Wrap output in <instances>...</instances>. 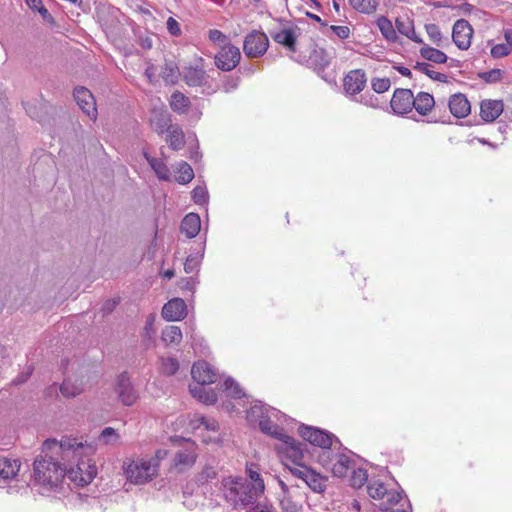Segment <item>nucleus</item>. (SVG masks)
Masks as SVG:
<instances>
[{
    "mask_svg": "<svg viewBox=\"0 0 512 512\" xmlns=\"http://www.w3.org/2000/svg\"><path fill=\"white\" fill-rule=\"evenodd\" d=\"M366 84L365 72L361 69L350 71L344 78V89L350 95L360 93Z\"/></svg>",
    "mask_w": 512,
    "mask_h": 512,
    "instance_id": "obj_18",
    "label": "nucleus"
},
{
    "mask_svg": "<svg viewBox=\"0 0 512 512\" xmlns=\"http://www.w3.org/2000/svg\"><path fill=\"white\" fill-rule=\"evenodd\" d=\"M196 461V454L193 449L186 448L180 450L175 454L174 466L179 471H184L194 465Z\"/></svg>",
    "mask_w": 512,
    "mask_h": 512,
    "instance_id": "obj_28",
    "label": "nucleus"
},
{
    "mask_svg": "<svg viewBox=\"0 0 512 512\" xmlns=\"http://www.w3.org/2000/svg\"><path fill=\"white\" fill-rule=\"evenodd\" d=\"M179 369V363L175 358H162L161 360V371L165 375H173Z\"/></svg>",
    "mask_w": 512,
    "mask_h": 512,
    "instance_id": "obj_46",
    "label": "nucleus"
},
{
    "mask_svg": "<svg viewBox=\"0 0 512 512\" xmlns=\"http://www.w3.org/2000/svg\"><path fill=\"white\" fill-rule=\"evenodd\" d=\"M120 439L119 434L112 427L104 428L99 435V442L104 445H115Z\"/></svg>",
    "mask_w": 512,
    "mask_h": 512,
    "instance_id": "obj_44",
    "label": "nucleus"
},
{
    "mask_svg": "<svg viewBox=\"0 0 512 512\" xmlns=\"http://www.w3.org/2000/svg\"><path fill=\"white\" fill-rule=\"evenodd\" d=\"M353 460L345 454H335V461L330 468L331 472L336 477H345L352 469Z\"/></svg>",
    "mask_w": 512,
    "mask_h": 512,
    "instance_id": "obj_25",
    "label": "nucleus"
},
{
    "mask_svg": "<svg viewBox=\"0 0 512 512\" xmlns=\"http://www.w3.org/2000/svg\"><path fill=\"white\" fill-rule=\"evenodd\" d=\"M241 59V53L238 47L225 44L215 56V64L222 71H231Z\"/></svg>",
    "mask_w": 512,
    "mask_h": 512,
    "instance_id": "obj_9",
    "label": "nucleus"
},
{
    "mask_svg": "<svg viewBox=\"0 0 512 512\" xmlns=\"http://www.w3.org/2000/svg\"><path fill=\"white\" fill-rule=\"evenodd\" d=\"M176 171L178 173L176 181L179 184H188L194 178V171L192 167L185 161L177 163Z\"/></svg>",
    "mask_w": 512,
    "mask_h": 512,
    "instance_id": "obj_38",
    "label": "nucleus"
},
{
    "mask_svg": "<svg viewBox=\"0 0 512 512\" xmlns=\"http://www.w3.org/2000/svg\"><path fill=\"white\" fill-rule=\"evenodd\" d=\"M204 256V247H202V251L196 254H190L184 263V270L186 273L190 274L195 271H198L200 263Z\"/></svg>",
    "mask_w": 512,
    "mask_h": 512,
    "instance_id": "obj_43",
    "label": "nucleus"
},
{
    "mask_svg": "<svg viewBox=\"0 0 512 512\" xmlns=\"http://www.w3.org/2000/svg\"><path fill=\"white\" fill-rule=\"evenodd\" d=\"M354 10L359 13L370 15L377 10L378 0H348Z\"/></svg>",
    "mask_w": 512,
    "mask_h": 512,
    "instance_id": "obj_36",
    "label": "nucleus"
},
{
    "mask_svg": "<svg viewBox=\"0 0 512 512\" xmlns=\"http://www.w3.org/2000/svg\"><path fill=\"white\" fill-rule=\"evenodd\" d=\"M144 157L146 158L147 162L151 166L152 170L155 172L157 177L160 180L169 181L170 180V172L165 164V162L161 159L154 158L147 153H144Z\"/></svg>",
    "mask_w": 512,
    "mask_h": 512,
    "instance_id": "obj_31",
    "label": "nucleus"
},
{
    "mask_svg": "<svg viewBox=\"0 0 512 512\" xmlns=\"http://www.w3.org/2000/svg\"><path fill=\"white\" fill-rule=\"evenodd\" d=\"M180 229L188 238L196 237L201 229L199 215L196 213L187 214L181 222Z\"/></svg>",
    "mask_w": 512,
    "mask_h": 512,
    "instance_id": "obj_24",
    "label": "nucleus"
},
{
    "mask_svg": "<svg viewBox=\"0 0 512 512\" xmlns=\"http://www.w3.org/2000/svg\"><path fill=\"white\" fill-rule=\"evenodd\" d=\"M197 285V280L194 277L183 278L179 282V287L183 290L194 292Z\"/></svg>",
    "mask_w": 512,
    "mask_h": 512,
    "instance_id": "obj_59",
    "label": "nucleus"
},
{
    "mask_svg": "<svg viewBox=\"0 0 512 512\" xmlns=\"http://www.w3.org/2000/svg\"><path fill=\"white\" fill-rule=\"evenodd\" d=\"M413 108L422 116L428 115L435 106L434 97L427 92H420L414 96Z\"/></svg>",
    "mask_w": 512,
    "mask_h": 512,
    "instance_id": "obj_27",
    "label": "nucleus"
},
{
    "mask_svg": "<svg viewBox=\"0 0 512 512\" xmlns=\"http://www.w3.org/2000/svg\"><path fill=\"white\" fill-rule=\"evenodd\" d=\"M171 121V115L164 106L151 110L150 124L156 133L164 134L172 126Z\"/></svg>",
    "mask_w": 512,
    "mask_h": 512,
    "instance_id": "obj_19",
    "label": "nucleus"
},
{
    "mask_svg": "<svg viewBox=\"0 0 512 512\" xmlns=\"http://www.w3.org/2000/svg\"><path fill=\"white\" fill-rule=\"evenodd\" d=\"M115 390L119 400L125 406L133 405L138 399V394L126 373L118 376Z\"/></svg>",
    "mask_w": 512,
    "mask_h": 512,
    "instance_id": "obj_13",
    "label": "nucleus"
},
{
    "mask_svg": "<svg viewBox=\"0 0 512 512\" xmlns=\"http://www.w3.org/2000/svg\"><path fill=\"white\" fill-rule=\"evenodd\" d=\"M20 467L18 459L0 456V488H6L8 482L17 480Z\"/></svg>",
    "mask_w": 512,
    "mask_h": 512,
    "instance_id": "obj_16",
    "label": "nucleus"
},
{
    "mask_svg": "<svg viewBox=\"0 0 512 512\" xmlns=\"http://www.w3.org/2000/svg\"><path fill=\"white\" fill-rule=\"evenodd\" d=\"M510 48L508 47L507 44H503V43H500V44H495L491 47V56L493 58H501V57H505L507 55L510 54Z\"/></svg>",
    "mask_w": 512,
    "mask_h": 512,
    "instance_id": "obj_55",
    "label": "nucleus"
},
{
    "mask_svg": "<svg viewBox=\"0 0 512 512\" xmlns=\"http://www.w3.org/2000/svg\"><path fill=\"white\" fill-rule=\"evenodd\" d=\"M83 449V443L73 438H63L60 442L46 440L33 463V488L42 495L56 491L65 477L69 457L80 455Z\"/></svg>",
    "mask_w": 512,
    "mask_h": 512,
    "instance_id": "obj_1",
    "label": "nucleus"
},
{
    "mask_svg": "<svg viewBox=\"0 0 512 512\" xmlns=\"http://www.w3.org/2000/svg\"><path fill=\"white\" fill-rule=\"evenodd\" d=\"M268 45L269 41L265 33L253 31L245 37L243 50L247 57H259L266 52Z\"/></svg>",
    "mask_w": 512,
    "mask_h": 512,
    "instance_id": "obj_8",
    "label": "nucleus"
},
{
    "mask_svg": "<svg viewBox=\"0 0 512 512\" xmlns=\"http://www.w3.org/2000/svg\"><path fill=\"white\" fill-rule=\"evenodd\" d=\"M279 411L272 407L263 405L261 402H255L247 411V420L250 423H259L265 417H277Z\"/></svg>",
    "mask_w": 512,
    "mask_h": 512,
    "instance_id": "obj_23",
    "label": "nucleus"
},
{
    "mask_svg": "<svg viewBox=\"0 0 512 512\" xmlns=\"http://www.w3.org/2000/svg\"><path fill=\"white\" fill-rule=\"evenodd\" d=\"M248 512H277L275 510V508H273L272 506H267V505H256L255 507H253L250 511Z\"/></svg>",
    "mask_w": 512,
    "mask_h": 512,
    "instance_id": "obj_64",
    "label": "nucleus"
},
{
    "mask_svg": "<svg viewBox=\"0 0 512 512\" xmlns=\"http://www.w3.org/2000/svg\"><path fill=\"white\" fill-rule=\"evenodd\" d=\"M291 472L302 479L314 492H323L326 488V478L307 466L299 465L291 469Z\"/></svg>",
    "mask_w": 512,
    "mask_h": 512,
    "instance_id": "obj_10",
    "label": "nucleus"
},
{
    "mask_svg": "<svg viewBox=\"0 0 512 512\" xmlns=\"http://www.w3.org/2000/svg\"><path fill=\"white\" fill-rule=\"evenodd\" d=\"M414 69L424 73L429 78H431L435 81L447 82V76L443 73L434 71L432 69V66L427 62H417L414 65Z\"/></svg>",
    "mask_w": 512,
    "mask_h": 512,
    "instance_id": "obj_39",
    "label": "nucleus"
},
{
    "mask_svg": "<svg viewBox=\"0 0 512 512\" xmlns=\"http://www.w3.org/2000/svg\"><path fill=\"white\" fill-rule=\"evenodd\" d=\"M299 433L305 441L322 449H329L335 436L325 430H321L312 426L301 425Z\"/></svg>",
    "mask_w": 512,
    "mask_h": 512,
    "instance_id": "obj_7",
    "label": "nucleus"
},
{
    "mask_svg": "<svg viewBox=\"0 0 512 512\" xmlns=\"http://www.w3.org/2000/svg\"><path fill=\"white\" fill-rule=\"evenodd\" d=\"M217 477V471L213 466H205L198 474L196 480L200 485H205Z\"/></svg>",
    "mask_w": 512,
    "mask_h": 512,
    "instance_id": "obj_45",
    "label": "nucleus"
},
{
    "mask_svg": "<svg viewBox=\"0 0 512 512\" xmlns=\"http://www.w3.org/2000/svg\"><path fill=\"white\" fill-rule=\"evenodd\" d=\"M420 55L424 59L437 64H443L448 59L447 55L444 52L427 45L423 46L420 49Z\"/></svg>",
    "mask_w": 512,
    "mask_h": 512,
    "instance_id": "obj_33",
    "label": "nucleus"
},
{
    "mask_svg": "<svg viewBox=\"0 0 512 512\" xmlns=\"http://www.w3.org/2000/svg\"><path fill=\"white\" fill-rule=\"evenodd\" d=\"M246 473L250 479L249 484L250 487H261V495H263L265 491V484L264 481L259 473V469L255 464L247 465L246 467Z\"/></svg>",
    "mask_w": 512,
    "mask_h": 512,
    "instance_id": "obj_42",
    "label": "nucleus"
},
{
    "mask_svg": "<svg viewBox=\"0 0 512 512\" xmlns=\"http://www.w3.org/2000/svg\"><path fill=\"white\" fill-rule=\"evenodd\" d=\"M261 487H250L243 477H226L221 481L220 490L225 500L235 509H244L256 503L261 496Z\"/></svg>",
    "mask_w": 512,
    "mask_h": 512,
    "instance_id": "obj_2",
    "label": "nucleus"
},
{
    "mask_svg": "<svg viewBox=\"0 0 512 512\" xmlns=\"http://www.w3.org/2000/svg\"><path fill=\"white\" fill-rule=\"evenodd\" d=\"M425 30H426V33L429 36L430 40L435 45L439 46L441 44L443 36H442V33H441L438 25H436L434 23L426 24Z\"/></svg>",
    "mask_w": 512,
    "mask_h": 512,
    "instance_id": "obj_47",
    "label": "nucleus"
},
{
    "mask_svg": "<svg viewBox=\"0 0 512 512\" xmlns=\"http://www.w3.org/2000/svg\"><path fill=\"white\" fill-rule=\"evenodd\" d=\"M272 417H265L259 423L260 430L276 439L282 441V450L295 463L298 464L304 458V447L306 444L296 441L293 437L285 434L276 424L271 421Z\"/></svg>",
    "mask_w": 512,
    "mask_h": 512,
    "instance_id": "obj_4",
    "label": "nucleus"
},
{
    "mask_svg": "<svg viewBox=\"0 0 512 512\" xmlns=\"http://www.w3.org/2000/svg\"><path fill=\"white\" fill-rule=\"evenodd\" d=\"M283 512H301V506L294 502L289 496H283L280 500Z\"/></svg>",
    "mask_w": 512,
    "mask_h": 512,
    "instance_id": "obj_54",
    "label": "nucleus"
},
{
    "mask_svg": "<svg viewBox=\"0 0 512 512\" xmlns=\"http://www.w3.org/2000/svg\"><path fill=\"white\" fill-rule=\"evenodd\" d=\"M238 84H239V80L238 78H232V77H229L225 80L224 84H223V90L224 92L226 93H229V92H232L234 91L235 89H237L238 87Z\"/></svg>",
    "mask_w": 512,
    "mask_h": 512,
    "instance_id": "obj_62",
    "label": "nucleus"
},
{
    "mask_svg": "<svg viewBox=\"0 0 512 512\" xmlns=\"http://www.w3.org/2000/svg\"><path fill=\"white\" fill-rule=\"evenodd\" d=\"M84 391V384L79 379H65L60 386V392L64 397H76Z\"/></svg>",
    "mask_w": 512,
    "mask_h": 512,
    "instance_id": "obj_30",
    "label": "nucleus"
},
{
    "mask_svg": "<svg viewBox=\"0 0 512 512\" xmlns=\"http://www.w3.org/2000/svg\"><path fill=\"white\" fill-rule=\"evenodd\" d=\"M483 78L487 82H498L502 78V71L500 69H492L484 73Z\"/></svg>",
    "mask_w": 512,
    "mask_h": 512,
    "instance_id": "obj_60",
    "label": "nucleus"
},
{
    "mask_svg": "<svg viewBox=\"0 0 512 512\" xmlns=\"http://www.w3.org/2000/svg\"><path fill=\"white\" fill-rule=\"evenodd\" d=\"M297 31H299L298 28H283L280 30L271 31L270 35L275 42L285 46L290 52H295Z\"/></svg>",
    "mask_w": 512,
    "mask_h": 512,
    "instance_id": "obj_20",
    "label": "nucleus"
},
{
    "mask_svg": "<svg viewBox=\"0 0 512 512\" xmlns=\"http://www.w3.org/2000/svg\"><path fill=\"white\" fill-rule=\"evenodd\" d=\"M167 29L173 36H179L181 34L180 25L173 17L168 18Z\"/></svg>",
    "mask_w": 512,
    "mask_h": 512,
    "instance_id": "obj_61",
    "label": "nucleus"
},
{
    "mask_svg": "<svg viewBox=\"0 0 512 512\" xmlns=\"http://www.w3.org/2000/svg\"><path fill=\"white\" fill-rule=\"evenodd\" d=\"M449 110L456 118H465L471 111L470 102L462 93H457L449 98Z\"/></svg>",
    "mask_w": 512,
    "mask_h": 512,
    "instance_id": "obj_21",
    "label": "nucleus"
},
{
    "mask_svg": "<svg viewBox=\"0 0 512 512\" xmlns=\"http://www.w3.org/2000/svg\"><path fill=\"white\" fill-rule=\"evenodd\" d=\"M395 25H396L397 31L406 37L409 35V33H411V30L414 26L413 22L408 18H406V19L397 18L395 21Z\"/></svg>",
    "mask_w": 512,
    "mask_h": 512,
    "instance_id": "obj_52",
    "label": "nucleus"
},
{
    "mask_svg": "<svg viewBox=\"0 0 512 512\" xmlns=\"http://www.w3.org/2000/svg\"><path fill=\"white\" fill-rule=\"evenodd\" d=\"M335 461V455H332L330 448L329 449H322L321 454L319 455V463L327 468L330 469L332 466V463Z\"/></svg>",
    "mask_w": 512,
    "mask_h": 512,
    "instance_id": "obj_56",
    "label": "nucleus"
},
{
    "mask_svg": "<svg viewBox=\"0 0 512 512\" xmlns=\"http://www.w3.org/2000/svg\"><path fill=\"white\" fill-rule=\"evenodd\" d=\"M192 199L196 204L204 205L208 202V191L205 186L198 185L192 190Z\"/></svg>",
    "mask_w": 512,
    "mask_h": 512,
    "instance_id": "obj_48",
    "label": "nucleus"
},
{
    "mask_svg": "<svg viewBox=\"0 0 512 512\" xmlns=\"http://www.w3.org/2000/svg\"><path fill=\"white\" fill-rule=\"evenodd\" d=\"M74 98L79 108L91 119L97 118V107L92 93L85 87H77L74 90Z\"/></svg>",
    "mask_w": 512,
    "mask_h": 512,
    "instance_id": "obj_14",
    "label": "nucleus"
},
{
    "mask_svg": "<svg viewBox=\"0 0 512 512\" xmlns=\"http://www.w3.org/2000/svg\"><path fill=\"white\" fill-rule=\"evenodd\" d=\"M371 86L376 93H384L389 90L391 82L389 78H375L372 80Z\"/></svg>",
    "mask_w": 512,
    "mask_h": 512,
    "instance_id": "obj_53",
    "label": "nucleus"
},
{
    "mask_svg": "<svg viewBox=\"0 0 512 512\" xmlns=\"http://www.w3.org/2000/svg\"><path fill=\"white\" fill-rule=\"evenodd\" d=\"M386 502L382 504L381 509L389 510L392 506L397 504L402 499V492L398 491H388V494L385 495Z\"/></svg>",
    "mask_w": 512,
    "mask_h": 512,
    "instance_id": "obj_51",
    "label": "nucleus"
},
{
    "mask_svg": "<svg viewBox=\"0 0 512 512\" xmlns=\"http://www.w3.org/2000/svg\"><path fill=\"white\" fill-rule=\"evenodd\" d=\"M415 104L414 95L410 89L398 88L394 91L390 106L394 113L404 115L412 111Z\"/></svg>",
    "mask_w": 512,
    "mask_h": 512,
    "instance_id": "obj_12",
    "label": "nucleus"
},
{
    "mask_svg": "<svg viewBox=\"0 0 512 512\" xmlns=\"http://www.w3.org/2000/svg\"><path fill=\"white\" fill-rule=\"evenodd\" d=\"M123 469L127 480L139 485L151 481L158 473V460L136 459L125 461Z\"/></svg>",
    "mask_w": 512,
    "mask_h": 512,
    "instance_id": "obj_5",
    "label": "nucleus"
},
{
    "mask_svg": "<svg viewBox=\"0 0 512 512\" xmlns=\"http://www.w3.org/2000/svg\"><path fill=\"white\" fill-rule=\"evenodd\" d=\"M191 375L195 384L209 385L218 379L216 370L206 361L195 363L191 369Z\"/></svg>",
    "mask_w": 512,
    "mask_h": 512,
    "instance_id": "obj_15",
    "label": "nucleus"
},
{
    "mask_svg": "<svg viewBox=\"0 0 512 512\" xmlns=\"http://www.w3.org/2000/svg\"><path fill=\"white\" fill-rule=\"evenodd\" d=\"M162 340L166 345H178L182 340V332L178 326L170 325L162 331Z\"/></svg>",
    "mask_w": 512,
    "mask_h": 512,
    "instance_id": "obj_37",
    "label": "nucleus"
},
{
    "mask_svg": "<svg viewBox=\"0 0 512 512\" xmlns=\"http://www.w3.org/2000/svg\"><path fill=\"white\" fill-rule=\"evenodd\" d=\"M503 109L501 100H484L480 105V116L486 122H493L501 115Z\"/></svg>",
    "mask_w": 512,
    "mask_h": 512,
    "instance_id": "obj_22",
    "label": "nucleus"
},
{
    "mask_svg": "<svg viewBox=\"0 0 512 512\" xmlns=\"http://www.w3.org/2000/svg\"><path fill=\"white\" fill-rule=\"evenodd\" d=\"M223 391L227 393L228 397L235 399H239L246 396L245 392L240 387V385L230 377L225 379L223 383Z\"/></svg>",
    "mask_w": 512,
    "mask_h": 512,
    "instance_id": "obj_41",
    "label": "nucleus"
},
{
    "mask_svg": "<svg viewBox=\"0 0 512 512\" xmlns=\"http://www.w3.org/2000/svg\"><path fill=\"white\" fill-rule=\"evenodd\" d=\"M330 30L340 39H347L350 36V28L348 26H338L332 25L330 26Z\"/></svg>",
    "mask_w": 512,
    "mask_h": 512,
    "instance_id": "obj_58",
    "label": "nucleus"
},
{
    "mask_svg": "<svg viewBox=\"0 0 512 512\" xmlns=\"http://www.w3.org/2000/svg\"><path fill=\"white\" fill-rule=\"evenodd\" d=\"M191 394L204 404L211 405L217 401L216 393L206 385L193 384L189 387Z\"/></svg>",
    "mask_w": 512,
    "mask_h": 512,
    "instance_id": "obj_26",
    "label": "nucleus"
},
{
    "mask_svg": "<svg viewBox=\"0 0 512 512\" xmlns=\"http://www.w3.org/2000/svg\"><path fill=\"white\" fill-rule=\"evenodd\" d=\"M376 24L383 35V37L391 42L396 41L397 34L396 30L393 27L392 22L385 16H381L377 19Z\"/></svg>",
    "mask_w": 512,
    "mask_h": 512,
    "instance_id": "obj_35",
    "label": "nucleus"
},
{
    "mask_svg": "<svg viewBox=\"0 0 512 512\" xmlns=\"http://www.w3.org/2000/svg\"><path fill=\"white\" fill-rule=\"evenodd\" d=\"M84 449L78 456H70L67 461V470L65 475L77 486H85L92 482L97 474L95 464L89 459L85 460L90 454L94 453V446L83 444Z\"/></svg>",
    "mask_w": 512,
    "mask_h": 512,
    "instance_id": "obj_3",
    "label": "nucleus"
},
{
    "mask_svg": "<svg viewBox=\"0 0 512 512\" xmlns=\"http://www.w3.org/2000/svg\"><path fill=\"white\" fill-rule=\"evenodd\" d=\"M474 30L465 19L457 20L452 28V40L460 50H467L471 45Z\"/></svg>",
    "mask_w": 512,
    "mask_h": 512,
    "instance_id": "obj_11",
    "label": "nucleus"
},
{
    "mask_svg": "<svg viewBox=\"0 0 512 512\" xmlns=\"http://www.w3.org/2000/svg\"><path fill=\"white\" fill-rule=\"evenodd\" d=\"M368 476L367 472L363 469L353 470V474L351 477V485L356 488L362 487L367 481Z\"/></svg>",
    "mask_w": 512,
    "mask_h": 512,
    "instance_id": "obj_50",
    "label": "nucleus"
},
{
    "mask_svg": "<svg viewBox=\"0 0 512 512\" xmlns=\"http://www.w3.org/2000/svg\"><path fill=\"white\" fill-rule=\"evenodd\" d=\"M118 300L116 299H108L106 300L103 305H102V311L104 314H109L111 313L115 308L116 306L118 305Z\"/></svg>",
    "mask_w": 512,
    "mask_h": 512,
    "instance_id": "obj_63",
    "label": "nucleus"
},
{
    "mask_svg": "<svg viewBox=\"0 0 512 512\" xmlns=\"http://www.w3.org/2000/svg\"><path fill=\"white\" fill-rule=\"evenodd\" d=\"M180 72L177 64L173 61H167L161 68L160 76L167 84H174L179 78Z\"/></svg>",
    "mask_w": 512,
    "mask_h": 512,
    "instance_id": "obj_34",
    "label": "nucleus"
},
{
    "mask_svg": "<svg viewBox=\"0 0 512 512\" xmlns=\"http://www.w3.org/2000/svg\"><path fill=\"white\" fill-rule=\"evenodd\" d=\"M183 79L188 86H206L208 93H214L216 88L209 84V75L203 66V58H200L195 66L186 67L183 71Z\"/></svg>",
    "mask_w": 512,
    "mask_h": 512,
    "instance_id": "obj_6",
    "label": "nucleus"
},
{
    "mask_svg": "<svg viewBox=\"0 0 512 512\" xmlns=\"http://www.w3.org/2000/svg\"><path fill=\"white\" fill-rule=\"evenodd\" d=\"M209 40L216 44H224L227 41V37L225 34H223L220 30L217 29H211L208 32Z\"/></svg>",
    "mask_w": 512,
    "mask_h": 512,
    "instance_id": "obj_57",
    "label": "nucleus"
},
{
    "mask_svg": "<svg viewBox=\"0 0 512 512\" xmlns=\"http://www.w3.org/2000/svg\"><path fill=\"white\" fill-rule=\"evenodd\" d=\"M169 103L171 109L178 114L186 113L190 106L189 98L179 91L172 93Z\"/></svg>",
    "mask_w": 512,
    "mask_h": 512,
    "instance_id": "obj_32",
    "label": "nucleus"
},
{
    "mask_svg": "<svg viewBox=\"0 0 512 512\" xmlns=\"http://www.w3.org/2000/svg\"><path fill=\"white\" fill-rule=\"evenodd\" d=\"M167 143L173 150H180L185 145V137L182 128L179 125H172L168 130Z\"/></svg>",
    "mask_w": 512,
    "mask_h": 512,
    "instance_id": "obj_29",
    "label": "nucleus"
},
{
    "mask_svg": "<svg viewBox=\"0 0 512 512\" xmlns=\"http://www.w3.org/2000/svg\"><path fill=\"white\" fill-rule=\"evenodd\" d=\"M187 315V305L181 298L168 301L162 308V316L168 321H180Z\"/></svg>",
    "mask_w": 512,
    "mask_h": 512,
    "instance_id": "obj_17",
    "label": "nucleus"
},
{
    "mask_svg": "<svg viewBox=\"0 0 512 512\" xmlns=\"http://www.w3.org/2000/svg\"><path fill=\"white\" fill-rule=\"evenodd\" d=\"M367 492L369 496L376 500H383L388 490L385 485L379 480H372L367 485Z\"/></svg>",
    "mask_w": 512,
    "mask_h": 512,
    "instance_id": "obj_40",
    "label": "nucleus"
},
{
    "mask_svg": "<svg viewBox=\"0 0 512 512\" xmlns=\"http://www.w3.org/2000/svg\"><path fill=\"white\" fill-rule=\"evenodd\" d=\"M193 423H197V427L204 426L206 430L214 432L219 429V423L215 419L204 416H195Z\"/></svg>",
    "mask_w": 512,
    "mask_h": 512,
    "instance_id": "obj_49",
    "label": "nucleus"
}]
</instances>
